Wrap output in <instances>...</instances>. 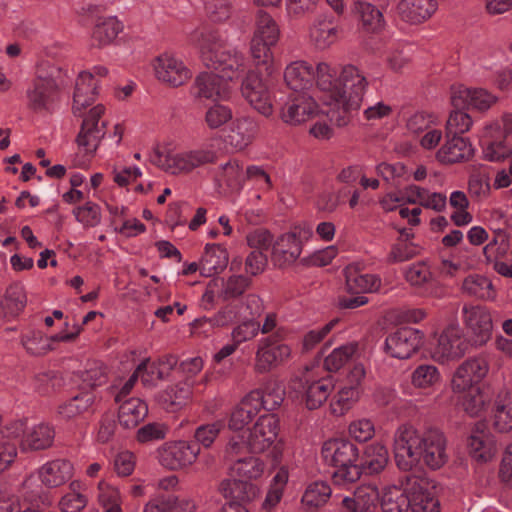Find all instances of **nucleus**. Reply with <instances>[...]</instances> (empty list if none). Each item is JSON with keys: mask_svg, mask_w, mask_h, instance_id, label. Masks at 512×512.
<instances>
[{"mask_svg": "<svg viewBox=\"0 0 512 512\" xmlns=\"http://www.w3.org/2000/svg\"><path fill=\"white\" fill-rule=\"evenodd\" d=\"M494 427L499 432L512 429V392L507 389L500 390L495 399Z\"/></svg>", "mask_w": 512, "mask_h": 512, "instance_id": "4c0bfd02", "label": "nucleus"}, {"mask_svg": "<svg viewBox=\"0 0 512 512\" xmlns=\"http://www.w3.org/2000/svg\"><path fill=\"white\" fill-rule=\"evenodd\" d=\"M376 282H379V280L371 274H359L352 271L346 275L347 291L351 294H363L372 291Z\"/></svg>", "mask_w": 512, "mask_h": 512, "instance_id": "6e6d98bb", "label": "nucleus"}, {"mask_svg": "<svg viewBox=\"0 0 512 512\" xmlns=\"http://www.w3.org/2000/svg\"><path fill=\"white\" fill-rule=\"evenodd\" d=\"M26 302L24 288L20 284L10 285L0 299V317L14 318L18 316L25 308Z\"/></svg>", "mask_w": 512, "mask_h": 512, "instance_id": "c9c22d12", "label": "nucleus"}, {"mask_svg": "<svg viewBox=\"0 0 512 512\" xmlns=\"http://www.w3.org/2000/svg\"><path fill=\"white\" fill-rule=\"evenodd\" d=\"M355 11L367 31L376 32L383 27V14L375 5L365 1H357L355 2Z\"/></svg>", "mask_w": 512, "mask_h": 512, "instance_id": "de8ad7c7", "label": "nucleus"}, {"mask_svg": "<svg viewBox=\"0 0 512 512\" xmlns=\"http://www.w3.org/2000/svg\"><path fill=\"white\" fill-rule=\"evenodd\" d=\"M405 280L414 287H421L432 279L429 267L423 261L413 263L404 273Z\"/></svg>", "mask_w": 512, "mask_h": 512, "instance_id": "69168bd1", "label": "nucleus"}, {"mask_svg": "<svg viewBox=\"0 0 512 512\" xmlns=\"http://www.w3.org/2000/svg\"><path fill=\"white\" fill-rule=\"evenodd\" d=\"M104 113L105 107L98 104L91 108L86 115H83L84 118L75 141L86 155L93 156L96 153L107 133V121H101L100 123Z\"/></svg>", "mask_w": 512, "mask_h": 512, "instance_id": "423d86ee", "label": "nucleus"}, {"mask_svg": "<svg viewBox=\"0 0 512 512\" xmlns=\"http://www.w3.org/2000/svg\"><path fill=\"white\" fill-rule=\"evenodd\" d=\"M54 436L55 433L52 427L46 424H39L23 436L21 448L23 451L47 449L53 444Z\"/></svg>", "mask_w": 512, "mask_h": 512, "instance_id": "58836bf2", "label": "nucleus"}, {"mask_svg": "<svg viewBox=\"0 0 512 512\" xmlns=\"http://www.w3.org/2000/svg\"><path fill=\"white\" fill-rule=\"evenodd\" d=\"M204 64L224 82L233 80L244 70V56L236 50H222L204 54Z\"/></svg>", "mask_w": 512, "mask_h": 512, "instance_id": "9b49d317", "label": "nucleus"}, {"mask_svg": "<svg viewBox=\"0 0 512 512\" xmlns=\"http://www.w3.org/2000/svg\"><path fill=\"white\" fill-rule=\"evenodd\" d=\"M378 500V490L372 486L358 487L353 497H345L342 506L347 512H371Z\"/></svg>", "mask_w": 512, "mask_h": 512, "instance_id": "f704fd0d", "label": "nucleus"}, {"mask_svg": "<svg viewBox=\"0 0 512 512\" xmlns=\"http://www.w3.org/2000/svg\"><path fill=\"white\" fill-rule=\"evenodd\" d=\"M337 71L334 68H331L330 65H328L325 62H321L316 67V83L317 86L323 90L331 93V98L335 97V92L337 90H343V82L341 80V77L339 78V84L341 87L338 86V80H337Z\"/></svg>", "mask_w": 512, "mask_h": 512, "instance_id": "8fccbe9b", "label": "nucleus"}, {"mask_svg": "<svg viewBox=\"0 0 512 512\" xmlns=\"http://www.w3.org/2000/svg\"><path fill=\"white\" fill-rule=\"evenodd\" d=\"M291 353L286 344H281L272 337L262 338L255 353L254 372L265 374L281 365Z\"/></svg>", "mask_w": 512, "mask_h": 512, "instance_id": "1a4fd4ad", "label": "nucleus"}, {"mask_svg": "<svg viewBox=\"0 0 512 512\" xmlns=\"http://www.w3.org/2000/svg\"><path fill=\"white\" fill-rule=\"evenodd\" d=\"M255 31L253 36L267 41L268 44L276 45L279 37L280 30L276 21L262 9H259L256 14Z\"/></svg>", "mask_w": 512, "mask_h": 512, "instance_id": "c03bdc74", "label": "nucleus"}, {"mask_svg": "<svg viewBox=\"0 0 512 512\" xmlns=\"http://www.w3.org/2000/svg\"><path fill=\"white\" fill-rule=\"evenodd\" d=\"M148 414L147 404L139 398H130L120 405L119 424L125 429L135 428Z\"/></svg>", "mask_w": 512, "mask_h": 512, "instance_id": "e433bc0d", "label": "nucleus"}, {"mask_svg": "<svg viewBox=\"0 0 512 512\" xmlns=\"http://www.w3.org/2000/svg\"><path fill=\"white\" fill-rule=\"evenodd\" d=\"M357 350V344L350 343L335 348L324 360V367L329 372L341 369Z\"/></svg>", "mask_w": 512, "mask_h": 512, "instance_id": "603ef678", "label": "nucleus"}, {"mask_svg": "<svg viewBox=\"0 0 512 512\" xmlns=\"http://www.w3.org/2000/svg\"><path fill=\"white\" fill-rule=\"evenodd\" d=\"M291 388L302 394L304 391L302 399L306 408L309 410H316L327 401L329 395L334 389V385L330 378H321L313 381L305 379L303 382V376H301L292 379Z\"/></svg>", "mask_w": 512, "mask_h": 512, "instance_id": "4468645a", "label": "nucleus"}, {"mask_svg": "<svg viewBox=\"0 0 512 512\" xmlns=\"http://www.w3.org/2000/svg\"><path fill=\"white\" fill-rule=\"evenodd\" d=\"M62 384L63 379L52 371L39 373L33 379L35 390L44 396L55 393L60 389Z\"/></svg>", "mask_w": 512, "mask_h": 512, "instance_id": "bf43d9fd", "label": "nucleus"}, {"mask_svg": "<svg viewBox=\"0 0 512 512\" xmlns=\"http://www.w3.org/2000/svg\"><path fill=\"white\" fill-rule=\"evenodd\" d=\"M61 77L62 69L54 64L45 62L37 67L36 77L31 88L27 90L28 105L32 110L41 111L48 108Z\"/></svg>", "mask_w": 512, "mask_h": 512, "instance_id": "7ed1b4c3", "label": "nucleus"}, {"mask_svg": "<svg viewBox=\"0 0 512 512\" xmlns=\"http://www.w3.org/2000/svg\"><path fill=\"white\" fill-rule=\"evenodd\" d=\"M409 503L405 487H388L381 497L382 512H410Z\"/></svg>", "mask_w": 512, "mask_h": 512, "instance_id": "79ce46f5", "label": "nucleus"}, {"mask_svg": "<svg viewBox=\"0 0 512 512\" xmlns=\"http://www.w3.org/2000/svg\"><path fill=\"white\" fill-rule=\"evenodd\" d=\"M229 254L220 244H207L201 260V274L211 277L221 273L228 265Z\"/></svg>", "mask_w": 512, "mask_h": 512, "instance_id": "473e14b6", "label": "nucleus"}, {"mask_svg": "<svg viewBox=\"0 0 512 512\" xmlns=\"http://www.w3.org/2000/svg\"><path fill=\"white\" fill-rule=\"evenodd\" d=\"M467 445L470 455L477 461L486 462L494 456V441L487 433V427L483 422L475 424L468 437Z\"/></svg>", "mask_w": 512, "mask_h": 512, "instance_id": "393cba45", "label": "nucleus"}, {"mask_svg": "<svg viewBox=\"0 0 512 512\" xmlns=\"http://www.w3.org/2000/svg\"><path fill=\"white\" fill-rule=\"evenodd\" d=\"M302 252V240L296 232L278 237L272 247V261L279 268L292 265Z\"/></svg>", "mask_w": 512, "mask_h": 512, "instance_id": "6ab92c4d", "label": "nucleus"}, {"mask_svg": "<svg viewBox=\"0 0 512 512\" xmlns=\"http://www.w3.org/2000/svg\"><path fill=\"white\" fill-rule=\"evenodd\" d=\"M331 493V487L327 482L315 481L307 486L301 501L308 510L317 509L328 501Z\"/></svg>", "mask_w": 512, "mask_h": 512, "instance_id": "a18cd8bd", "label": "nucleus"}, {"mask_svg": "<svg viewBox=\"0 0 512 512\" xmlns=\"http://www.w3.org/2000/svg\"><path fill=\"white\" fill-rule=\"evenodd\" d=\"M340 25L332 14L318 15L309 27V40L314 48L325 50L339 38Z\"/></svg>", "mask_w": 512, "mask_h": 512, "instance_id": "dca6fc26", "label": "nucleus"}, {"mask_svg": "<svg viewBox=\"0 0 512 512\" xmlns=\"http://www.w3.org/2000/svg\"><path fill=\"white\" fill-rule=\"evenodd\" d=\"M321 455L334 468L332 480L337 485L351 484L359 480V449L346 439H330L324 442Z\"/></svg>", "mask_w": 512, "mask_h": 512, "instance_id": "f03ea898", "label": "nucleus"}, {"mask_svg": "<svg viewBox=\"0 0 512 512\" xmlns=\"http://www.w3.org/2000/svg\"><path fill=\"white\" fill-rule=\"evenodd\" d=\"M489 366L482 357L465 360L455 371L451 386L454 392H464L478 384L488 373Z\"/></svg>", "mask_w": 512, "mask_h": 512, "instance_id": "2eb2a0df", "label": "nucleus"}, {"mask_svg": "<svg viewBox=\"0 0 512 512\" xmlns=\"http://www.w3.org/2000/svg\"><path fill=\"white\" fill-rule=\"evenodd\" d=\"M218 490L226 499H230L229 502L240 504L250 502L258 495L256 485L239 478L221 481Z\"/></svg>", "mask_w": 512, "mask_h": 512, "instance_id": "7c9ffc66", "label": "nucleus"}, {"mask_svg": "<svg viewBox=\"0 0 512 512\" xmlns=\"http://www.w3.org/2000/svg\"><path fill=\"white\" fill-rule=\"evenodd\" d=\"M233 118V111L231 107L223 104L216 103L210 106L204 115V122L211 130H216L223 127Z\"/></svg>", "mask_w": 512, "mask_h": 512, "instance_id": "864d4df0", "label": "nucleus"}, {"mask_svg": "<svg viewBox=\"0 0 512 512\" xmlns=\"http://www.w3.org/2000/svg\"><path fill=\"white\" fill-rule=\"evenodd\" d=\"M275 46L274 44H268L267 41H263L255 36L252 37L250 44V52L251 56L254 60V63L259 65H266V70H269V66L273 61V53L271 48Z\"/></svg>", "mask_w": 512, "mask_h": 512, "instance_id": "0e129e2a", "label": "nucleus"}, {"mask_svg": "<svg viewBox=\"0 0 512 512\" xmlns=\"http://www.w3.org/2000/svg\"><path fill=\"white\" fill-rule=\"evenodd\" d=\"M21 342L26 351L33 356L44 355L51 349L47 339L39 331L22 336Z\"/></svg>", "mask_w": 512, "mask_h": 512, "instance_id": "774afa93", "label": "nucleus"}, {"mask_svg": "<svg viewBox=\"0 0 512 512\" xmlns=\"http://www.w3.org/2000/svg\"><path fill=\"white\" fill-rule=\"evenodd\" d=\"M441 380L437 367L430 364L419 365L412 373V384L417 388H429L438 384Z\"/></svg>", "mask_w": 512, "mask_h": 512, "instance_id": "5fc2aeb1", "label": "nucleus"}, {"mask_svg": "<svg viewBox=\"0 0 512 512\" xmlns=\"http://www.w3.org/2000/svg\"><path fill=\"white\" fill-rule=\"evenodd\" d=\"M122 29L123 25L116 17L98 18L92 31L91 45L101 48L111 44Z\"/></svg>", "mask_w": 512, "mask_h": 512, "instance_id": "72a5a7b5", "label": "nucleus"}, {"mask_svg": "<svg viewBox=\"0 0 512 512\" xmlns=\"http://www.w3.org/2000/svg\"><path fill=\"white\" fill-rule=\"evenodd\" d=\"M264 467V463L259 458L249 456L234 460L231 471L233 476L250 482L252 479L261 477Z\"/></svg>", "mask_w": 512, "mask_h": 512, "instance_id": "37998d69", "label": "nucleus"}, {"mask_svg": "<svg viewBox=\"0 0 512 512\" xmlns=\"http://www.w3.org/2000/svg\"><path fill=\"white\" fill-rule=\"evenodd\" d=\"M97 95V84L93 74L83 71L79 74L73 95V113L82 116V110L91 105Z\"/></svg>", "mask_w": 512, "mask_h": 512, "instance_id": "c85d7f7f", "label": "nucleus"}, {"mask_svg": "<svg viewBox=\"0 0 512 512\" xmlns=\"http://www.w3.org/2000/svg\"><path fill=\"white\" fill-rule=\"evenodd\" d=\"M409 499L410 512H440V504L434 486L424 477L407 474L400 479Z\"/></svg>", "mask_w": 512, "mask_h": 512, "instance_id": "39448f33", "label": "nucleus"}, {"mask_svg": "<svg viewBox=\"0 0 512 512\" xmlns=\"http://www.w3.org/2000/svg\"><path fill=\"white\" fill-rule=\"evenodd\" d=\"M73 476V465L65 459H57L44 464L39 470L41 482L49 488L59 487Z\"/></svg>", "mask_w": 512, "mask_h": 512, "instance_id": "cd10ccee", "label": "nucleus"}, {"mask_svg": "<svg viewBox=\"0 0 512 512\" xmlns=\"http://www.w3.org/2000/svg\"><path fill=\"white\" fill-rule=\"evenodd\" d=\"M278 431L279 419L276 414H264L260 416L247 435L249 452H264L274 443Z\"/></svg>", "mask_w": 512, "mask_h": 512, "instance_id": "f8f14e48", "label": "nucleus"}, {"mask_svg": "<svg viewBox=\"0 0 512 512\" xmlns=\"http://www.w3.org/2000/svg\"><path fill=\"white\" fill-rule=\"evenodd\" d=\"M259 132V124L251 117L237 118L227 135V142L237 150L246 148Z\"/></svg>", "mask_w": 512, "mask_h": 512, "instance_id": "c756f323", "label": "nucleus"}, {"mask_svg": "<svg viewBox=\"0 0 512 512\" xmlns=\"http://www.w3.org/2000/svg\"><path fill=\"white\" fill-rule=\"evenodd\" d=\"M76 220L86 227H95L101 221V209L99 205L88 201L83 206L73 210Z\"/></svg>", "mask_w": 512, "mask_h": 512, "instance_id": "e2e57ef3", "label": "nucleus"}, {"mask_svg": "<svg viewBox=\"0 0 512 512\" xmlns=\"http://www.w3.org/2000/svg\"><path fill=\"white\" fill-rule=\"evenodd\" d=\"M474 155V149L468 138L462 136L446 137L445 144L437 152V159L444 164L468 161Z\"/></svg>", "mask_w": 512, "mask_h": 512, "instance_id": "5701e85b", "label": "nucleus"}, {"mask_svg": "<svg viewBox=\"0 0 512 512\" xmlns=\"http://www.w3.org/2000/svg\"><path fill=\"white\" fill-rule=\"evenodd\" d=\"M242 96L260 114L268 117L273 112L271 95L266 81L261 75L250 70L244 77L241 84Z\"/></svg>", "mask_w": 512, "mask_h": 512, "instance_id": "6e6552de", "label": "nucleus"}, {"mask_svg": "<svg viewBox=\"0 0 512 512\" xmlns=\"http://www.w3.org/2000/svg\"><path fill=\"white\" fill-rule=\"evenodd\" d=\"M314 102L300 93L285 103L281 110L282 120L290 125H298L304 122L313 113Z\"/></svg>", "mask_w": 512, "mask_h": 512, "instance_id": "2f4dec72", "label": "nucleus"}, {"mask_svg": "<svg viewBox=\"0 0 512 512\" xmlns=\"http://www.w3.org/2000/svg\"><path fill=\"white\" fill-rule=\"evenodd\" d=\"M80 378L90 388L101 386L107 382V368L99 361L87 362Z\"/></svg>", "mask_w": 512, "mask_h": 512, "instance_id": "4d7b16f0", "label": "nucleus"}, {"mask_svg": "<svg viewBox=\"0 0 512 512\" xmlns=\"http://www.w3.org/2000/svg\"><path fill=\"white\" fill-rule=\"evenodd\" d=\"M95 395L91 391H81L56 408V415L60 420L70 421L93 412Z\"/></svg>", "mask_w": 512, "mask_h": 512, "instance_id": "412c9836", "label": "nucleus"}, {"mask_svg": "<svg viewBox=\"0 0 512 512\" xmlns=\"http://www.w3.org/2000/svg\"><path fill=\"white\" fill-rule=\"evenodd\" d=\"M251 284V279L244 275H234L224 283L221 297L228 301L240 297Z\"/></svg>", "mask_w": 512, "mask_h": 512, "instance_id": "680f3d73", "label": "nucleus"}, {"mask_svg": "<svg viewBox=\"0 0 512 512\" xmlns=\"http://www.w3.org/2000/svg\"><path fill=\"white\" fill-rule=\"evenodd\" d=\"M341 80L343 90L335 92V97L332 98L335 101V107L327 112L330 121L338 127L348 125L352 111L360 109L367 86L366 78L353 65L343 67Z\"/></svg>", "mask_w": 512, "mask_h": 512, "instance_id": "f257e3e1", "label": "nucleus"}, {"mask_svg": "<svg viewBox=\"0 0 512 512\" xmlns=\"http://www.w3.org/2000/svg\"><path fill=\"white\" fill-rule=\"evenodd\" d=\"M359 395L360 391L356 386L342 388L330 404L331 412L337 416L343 415L358 400Z\"/></svg>", "mask_w": 512, "mask_h": 512, "instance_id": "3c124183", "label": "nucleus"}, {"mask_svg": "<svg viewBox=\"0 0 512 512\" xmlns=\"http://www.w3.org/2000/svg\"><path fill=\"white\" fill-rule=\"evenodd\" d=\"M462 290L468 296L482 300H493L496 296L491 280L478 274L467 276L462 283Z\"/></svg>", "mask_w": 512, "mask_h": 512, "instance_id": "a19ab883", "label": "nucleus"}, {"mask_svg": "<svg viewBox=\"0 0 512 512\" xmlns=\"http://www.w3.org/2000/svg\"><path fill=\"white\" fill-rule=\"evenodd\" d=\"M469 343L457 325H449L440 334L433 357L441 362L456 360L465 355Z\"/></svg>", "mask_w": 512, "mask_h": 512, "instance_id": "ddd939ff", "label": "nucleus"}, {"mask_svg": "<svg viewBox=\"0 0 512 512\" xmlns=\"http://www.w3.org/2000/svg\"><path fill=\"white\" fill-rule=\"evenodd\" d=\"M421 446L420 460L431 469L441 468L448 460L446 453V438L435 428L426 430V437Z\"/></svg>", "mask_w": 512, "mask_h": 512, "instance_id": "a211bd4d", "label": "nucleus"}, {"mask_svg": "<svg viewBox=\"0 0 512 512\" xmlns=\"http://www.w3.org/2000/svg\"><path fill=\"white\" fill-rule=\"evenodd\" d=\"M155 74L160 81L172 87L183 85L191 77L183 62L167 54L156 59Z\"/></svg>", "mask_w": 512, "mask_h": 512, "instance_id": "aec40b11", "label": "nucleus"}, {"mask_svg": "<svg viewBox=\"0 0 512 512\" xmlns=\"http://www.w3.org/2000/svg\"><path fill=\"white\" fill-rule=\"evenodd\" d=\"M205 10L208 18L215 23L225 22L232 15V5L228 0H207Z\"/></svg>", "mask_w": 512, "mask_h": 512, "instance_id": "338daca9", "label": "nucleus"}, {"mask_svg": "<svg viewBox=\"0 0 512 512\" xmlns=\"http://www.w3.org/2000/svg\"><path fill=\"white\" fill-rule=\"evenodd\" d=\"M424 337L421 330L401 327L386 337L384 350L393 358L408 359L423 346Z\"/></svg>", "mask_w": 512, "mask_h": 512, "instance_id": "0eeeda50", "label": "nucleus"}, {"mask_svg": "<svg viewBox=\"0 0 512 512\" xmlns=\"http://www.w3.org/2000/svg\"><path fill=\"white\" fill-rule=\"evenodd\" d=\"M471 116L461 110H454L450 113L446 122V137L461 136L469 131L472 126Z\"/></svg>", "mask_w": 512, "mask_h": 512, "instance_id": "13d9d810", "label": "nucleus"}, {"mask_svg": "<svg viewBox=\"0 0 512 512\" xmlns=\"http://www.w3.org/2000/svg\"><path fill=\"white\" fill-rule=\"evenodd\" d=\"M248 394L259 411L261 409L273 411L283 403L285 390L277 381L269 380L262 389L253 390Z\"/></svg>", "mask_w": 512, "mask_h": 512, "instance_id": "bb28decb", "label": "nucleus"}, {"mask_svg": "<svg viewBox=\"0 0 512 512\" xmlns=\"http://www.w3.org/2000/svg\"><path fill=\"white\" fill-rule=\"evenodd\" d=\"M437 7V0H401L397 12L403 21L419 24L429 19Z\"/></svg>", "mask_w": 512, "mask_h": 512, "instance_id": "b1692460", "label": "nucleus"}, {"mask_svg": "<svg viewBox=\"0 0 512 512\" xmlns=\"http://www.w3.org/2000/svg\"><path fill=\"white\" fill-rule=\"evenodd\" d=\"M420 246L414 242H396L387 256L390 264L401 263L413 259L420 254Z\"/></svg>", "mask_w": 512, "mask_h": 512, "instance_id": "052dcab7", "label": "nucleus"}, {"mask_svg": "<svg viewBox=\"0 0 512 512\" xmlns=\"http://www.w3.org/2000/svg\"><path fill=\"white\" fill-rule=\"evenodd\" d=\"M199 453L200 447L197 443L175 441L165 443L158 452V458L162 466L177 470L193 464Z\"/></svg>", "mask_w": 512, "mask_h": 512, "instance_id": "9d476101", "label": "nucleus"}, {"mask_svg": "<svg viewBox=\"0 0 512 512\" xmlns=\"http://www.w3.org/2000/svg\"><path fill=\"white\" fill-rule=\"evenodd\" d=\"M224 82L213 72H202L194 80L190 88V94L195 99H212L216 100L222 97L225 92Z\"/></svg>", "mask_w": 512, "mask_h": 512, "instance_id": "a878e982", "label": "nucleus"}, {"mask_svg": "<svg viewBox=\"0 0 512 512\" xmlns=\"http://www.w3.org/2000/svg\"><path fill=\"white\" fill-rule=\"evenodd\" d=\"M312 67L304 61H296L288 65L284 72L287 86L295 91L305 90L311 82Z\"/></svg>", "mask_w": 512, "mask_h": 512, "instance_id": "ea45409f", "label": "nucleus"}, {"mask_svg": "<svg viewBox=\"0 0 512 512\" xmlns=\"http://www.w3.org/2000/svg\"><path fill=\"white\" fill-rule=\"evenodd\" d=\"M190 41L204 54L220 50L222 39L218 31L208 28L196 29L190 35Z\"/></svg>", "mask_w": 512, "mask_h": 512, "instance_id": "09e8293b", "label": "nucleus"}, {"mask_svg": "<svg viewBox=\"0 0 512 512\" xmlns=\"http://www.w3.org/2000/svg\"><path fill=\"white\" fill-rule=\"evenodd\" d=\"M259 410L247 394L240 404L232 411L229 419V428L232 430H242L258 414Z\"/></svg>", "mask_w": 512, "mask_h": 512, "instance_id": "49530a36", "label": "nucleus"}, {"mask_svg": "<svg viewBox=\"0 0 512 512\" xmlns=\"http://www.w3.org/2000/svg\"><path fill=\"white\" fill-rule=\"evenodd\" d=\"M424 437L426 430L421 432L410 425L398 428L394 437V457L400 470L407 472L418 465Z\"/></svg>", "mask_w": 512, "mask_h": 512, "instance_id": "20e7f679", "label": "nucleus"}, {"mask_svg": "<svg viewBox=\"0 0 512 512\" xmlns=\"http://www.w3.org/2000/svg\"><path fill=\"white\" fill-rule=\"evenodd\" d=\"M389 456L387 448L380 443H372L365 447L362 455H359V479L365 476H373L381 473L388 464Z\"/></svg>", "mask_w": 512, "mask_h": 512, "instance_id": "4be33fe9", "label": "nucleus"}, {"mask_svg": "<svg viewBox=\"0 0 512 512\" xmlns=\"http://www.w3.org/2000/svg\"><path fill=\"white\" fill-rule=\"evenodd\" d=\"M463 313L467 328L472 333L475 345H484L491 338L493 330L492 316L483 306L464 307Z\"/></svg>", "mask_w": 512, "mask_h": 512, "instance_id": "f3484780", "label": "nucleus"}]
</instances>
